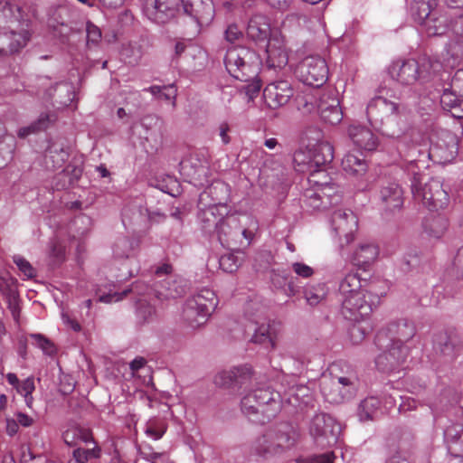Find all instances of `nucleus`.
<instances>
[{"label":"nucleus","instance_id":"nucleus-1","mask_svg":"<svg viewBox=\"0 0 463 463\" xmlns=\"http://www.w3.org/2000/svg\"><path fill=\"white\" fill-rule=\"evenodd\" d=\"M441 69V63L431 57L421 56L418 61L414 59L396 60L388 67V74L392 80L404 85L411 86L417 82L422 84Z\"/></svg>","mask_w":463,"mask_h":463},{"label":"nucleus","instance_id":"nucleus-2","mask_svg":"<svg viewBox=\"0 0 463 463\" xmlns=\"http://www.w3.org/2000/svg\"><path fill=\"white\" fill-rule=\"evenodd\" d=\"M380 90V95L373 98L367 105L366 115L370 124L383 135L389 137H398L402 129L399 127V105L388 100Z\"/></svg>","mask_w":463,"mask_h":463},{"label":"nucleus","instance_id":"nucleus-3","mask_svg":"<svg viewBox=\"0 0 463 463\" xmlns=\"http://www.w3.org/2000/svg\"><path fill=\"white\" fill-rule=\"evenodd\" d=\"M258 227L257 220L251 216L231 214L217 224L216 233L223 247L233 249L241 246L243 240L250 243Z\"/></svg>","mask_w":463,"mask_h":463},{"label":"nucleus","instance_id":"nucleus-4","mask_svg":"<svg viewBox=\"0 0 463 463\" xmlns=\"http://www.w3.org/2000/svg\"><path fill=\"white\" fill-rule=\"evenodd\" d=\"M224 65L234 79L250 81L259 75L261 61L253 50L245 46H234L227 50Z\"/></svg>","mask_w":463,"mask_h":463},{"label":"nucleus","instance_id":"nucleus-5","mask_svg":"<svg viewBox=\"0 0 463 463\" xmlns=\"http://www.w3.org/2000/svg\"><path fill=\"white\" fill-rule=\"evenodd\" d=\"M336 370L338 365L333 364L330 368V379L324 376L320 385L326 402L331 404L348 401L354 394L357 386V376L354 371H348L345 375H338L335 373Z\"/></svg>","mask_w":463,"mask_h":463},{"label":"nucleus","instance_id":"nucleus-6","mask_svg":"<svg viewBox=\"0 0 463 463\" xmlns=\"http://www.w3.org/2000/svg\"><path fill=\"white\" fill-rule=\"evenodd\" d=\"M216 306L215 293L212 289L203 288L186 300L183 318L191 327L197 328L206 323Z\"/></svg>","mask_w":463,"mask_h":463},{"label":"nucleus","instance_id":"nucleus-7","mask_svg":"<svg viewBox=\"0 0 463 463\" xmlns=\"http://www.w3.org/2000/svg\"><path fill=\"white\" fill-rule=\"evenodd\" d=\"M411 191L416 201L421 203L430 211L444 209L449 204V194L444 190L442 183L431 178L423 186L415 176L411 184Z\"/></svg>","mask_w":463,"mask_h":463},{"label":"nucleus","instance_id":"nucleus-8","mask_svg":"<svg viewBox=\"0 0 463 463\" xmlns=\"http://www.w3.org/2000/svg\"><path fill=\"white\" fill-rule=\"evenodd\" d=\"M309 431L317 445L325 449L337 443L341 426L330 415L320 413L312 419Z\"/></svg>","mask_w":463,"mask_h":463},{"label":"nucleus","instance_id":"nucleus-9","mask_svg":"<svg viewBox=\"0 0 463 463\" xmlns=\"http://www.w3.org/2000/svg\"><path fill=\"white\" fill-rule=\"evenodd\" d=\"M328 66L320 56L306 57L297 68V75L303 83L319 88L328 80Z\"/></svg>","mask_w":463,"mask_h":463},{"label":"nucleus","instance_id":"nucleus-10","mask_svg":"<svg viewBox=\"0 0 463 463\" xmlns=\"http://www.w3.org/2000/svg\"><path fill=\"white\" fill-rule=\"evenodd\" d=\"M377 306L365 289L349 295L342 299V315L350 321L367 318Z\"/></svg>","mask_w":463,"mask_h":463},{"label":"nucleus","instance_id":"nucleus-11","mask_svg":"<svg viewBox=\"0 0 463 463\" xmlns=\"http://www.w3.org/2000/svg\"><path fill=\"white\" fill-rule=\"evenodd\" d=\"M184 12L194 22V33L197 34L201 28L212 24L215 16V9L212 0H181Z\"/></svg>","mask_w":463,"mask_h":463},{"label":"nucleus","instance_id":"nucleus-12","mask_svg":"<svg viewBox=\"0 0 463 463\" xmlns=\"http://www.w3.org/2000/svg\"><path fill=\"white\" fill-rule=\"evenodd\" d=\"M253 375L252 367L250 364H242L219 372L213 381L219 387L241 390L251 383Z\"/></svg>","mask_w":463,"mask_h":463},{"label":"nucleus","instance_id":"nucleus-13","mask_svg":"<svg viewBox=\"0 0 463 463\" xmlns=\"http://www.w3.org/2000/svg\"><path fill=\"white\" fill-rule=\"evenodd\" d=\"M409 355V348L405 345L391 344L389 348L375 359V365L381 372L391 373L404 369Z\"/></svg>","mask_w":463,"mask_h":463},{"label":"nucleus","instance_id":"nucleus-14","mask_svg":"<svg viewBox=\"0 0 463 463\" xmlns=\"http://www.w3.org/2000/svg\"><path fill=\"white\" fill-rule=\"evenodd\" d=\"M331 222L342 247L353 241L354 232L357 231L358 221L352 211L341 209L335 211Z\"/></svg>","mask_w":463,"mask_h":463},{"label":"nucleus","instance_id":"nucleus-15","mask_svg":"<svg viewBox=\"0 0 463 463\" xmlns=\"http://www.w3.org/2000/svg\"><path fill=\"white\" fill-rule=\"evenodd\" d=\"M458 138L450 131H442L430 148V156L441 164L452 162L458 155Z\"/></svg>","mask_w":463,"mask_h":463},{"label":"nucleus","instance_id":"nucleus-16","mask_svg":"<svg viewBox=\"0 0 463 463\" xmlns=\"http://www.w3.org/2000/svg\"><path fill=\"white\" fill-rule=\"evenodd\" d=\"M293 96L294 89L288 80L273 81L263 90L264 102L272 109L285 106Z\"/></svg>","mask_w":463,"mask_h":463},{"label":"nucleus","instance_id":"nucleus-17","mask_svg":"<svg viewBox=\"0 0 463 463\" xmlns=\"http://www.w3.org/2000/svg\"><path fill=\"white\" fill-rule=\"evenodd\" d=\"M416 334L414 324L406 319H400L391 322L386 328V336H388L392 344L404 345L411 340ZM384 332H379L375 337L376 345H381Z\"/></svg>","mask_w":463,"mask_h":463},{"label":"nucleus","instance_id":"nucleus-18","mask_svg":"<svg viewBox=\"0 0 463 463\" xmlns=\"http://www.w3.org/2000/svg\"><path fill=\"white\" fill-rule=\"evenodd\" d=\"M320 117L331 125H336L343 119V111L335 91L330 90L323 93L317 105Z\"/></svg>","mask_w":463,"mask_h":463},{"label":"nucleus","instance_id":"nucleus-19","mask_svg":"<svg viewBox=\"0 0 463 463\" xmlns=\"http://www.w3.org/2000/svg\"><path fill=\"white\" fill-rule=\"evenodd\" d=\"M378 198L383 210L394 212L403 204V190L395 182H385L380 187Z\"/></svg>","mask_w":463,"mask_h":463},{"label":"nucleus","instance_id":"nucleus-20","mask_svg":"<svg viewBox=\"0 0 463 463\" xmlns=\"http://www.w3.org/2000/svg\"><path fill=\"white\" fill-rule=\"evenodd\" d=\"M257 311L260 312L257 316V319H254L252 315H250V319L259 325L255 329L251 341L256 344L267 345V346H269L271 349H275L277 345V331L273 325L264 322L265 317L262 310L258 308Z\"/></svg>","mask_w":463,"mask_h":463},{"label":"nucleus","instance_id":"nucleus-21","mask_svg":"<svg viewBox=\"0 0 463 463\" xmlns=\"http://www.w3.org/2000/svg\"><path fill=\"white\" fill-rule=\"evenodd\" d=\"M379 247L373 242H363L357 245L351 254V262L363 270H367L377 260Z\"/></svg>","mask_w":463,"mask_h":463},{"label":"nucleus","instance_id":"nucleus-22","mask_svg":"<svg viewBox=\"0 0 463 463\" xmlns=\"http://www.w3.org/2000/svg\"><path fill=\"white\" fill-rule=\"evenodd\" d=\"M321 133L317 132L316 142H308L309 156L313 160L314 168L325 167L334 158L333 146L326 141H321Z\"/></svg>","mask_w":463,"mask_h":463},{"label":"nucleus","instance_id":"nucleus-23","mask_svg":"<svg viewBox=\"0 0 463 463\" xmlns=\"http://www.w3.org/2000/svg\"><path fill=\"white\" fill-rule=\"evenodd\" d=\"M267 65L273 69H281L288 64V55L282 39L273 37L266 46Z\"/></svg>","mask_w":463,"mask_h":463},{"label":"nucleus","instance_id":"nucleus-24","mask_svg":"<svg viewBox=\"0 0 463 463\" xmlns=\"http://www.w3.org/2000/svg\"><path fill=\"white\" fill-rule=\"evenodd\" d=\"M270 431L274 435L277 453L293 447L298 438L296 429L288 423L280 424L276 429L270 430Z\"/></svg>","mask_w":463,"mask_h":463},{"label":"nucleus","instance_id":"nucleus-25","mask_svg":"<svg viewBox=\"0 0 463 463\" xmlns=\"http://www.w3.org/2000/svg\"><path fill=\"white\" fill-rule=\"evenodd\" d=\"M247 34L255 42L269 41L270 24L269 18L263 14H254L249 21Z\"/></svg>","mask_w":463,"mask_h":463},{"label":"nucleus","instance_id":"nucleus-26","mask_svg":"<svg viewBox=\"0 0 463 463\" xmlns=\"http://www.w3.org/2000/svg\"><path fill=\"white\" fill-rule=\"evenodd\" d=\"M280 401V394L269 387L257 388L243 396L241 405H270Z\"/></svg>","mask_w":463,"mask_h":463},{"label":"nucleus","instance_id":"nucleus-27","mask_svg":"<svg viewBox=\"0 0 463 463\" xmlns=\"http://www.w3.org/2000/svg\"><path fill=\"white\" fill-rule=\"evenodd\" d=\"M349 136L356 146L365 151H373L378 146L377 138L367 128L352 126L349 128Z\"/></svg>","mask_w":463,"mask_h":463},{"label":"nucleus","instance_id":"nucleus-28","mask_svg":"<svg viewBox=\"0 0 463 463\" xmlns=\"http://www.w3.org/2000/svg\"><path fill=\"white\" fill-rule=\"evenodd\" d=\"M230 197V187L222 182H215L212 184L207 190L200 194L199 204L203 205V202L211 198L212 204L227 205Z\"/></svg>","mask_w":463,"mask_h":463},{"label":"nucleus","instance_id":"nucleus-29","mask_svg":"<svg viewBox=\"0 0 463 463\" xmlns=\"http://www.w3.org/2000/svg\"><path fill=\"white\" fill-rule=\"evenodd\" d=\"M449 227L448 219L440 214H430L424 218L422 222L423 232L430 238L439 239L447 232Z\"/></svg>","mask_w":463,"mask_h":463},{"label":"nucleus","instance_id":"nucleus-30","mask_svg":"<svg viewBox=\"0 0 463 463\" xmlns=\"http://www.w3.org/2000/svg\"><path fill=\"white\" fill-rule=\"evenodd\" d=\"M442 109L455 118H463V97L458 96L454 90H444L440 96Z\"/></svg>","mask_w":463,"mask_h":463},{"label":"nucleus","instance_id":"nucleus-31","mask_svg":"<svg viewBox=\"0 0 463 463\" xmlns=\"http://www.w3.org/2000/svg\"><path fill=\"white\" fill-rule=\"evenodd\" d=\"M5 378L7 383L16 390L17 393L24 398L26 405H31L33 402L32 393L35 390L34 379L28 377L20 382L17 375L14 373H8Z\"/></svg>","mask_w":463,"mask_h":463},{"label":"nucleus","instance_id":"nucleus-32","mask_svg":"<svg viewBox=\"0 0 463 463\" xmlns=\"http://www.w3.org/2000/svg\"><path fill=\"white\" fill-rule=\"evenodd\" d=\"M20 8L11 3L0 0V31L7 32L12 25L19 22Z\"/></svg>","mask_w":463,"mask_h":463},{"label":"nucleus","instance_id":"nucleus-33","mask_svg":"<svg viewBox=\"0 0 463 463\" xmlns=\"http://www.w3.org/2000/svg\"><path fill=\"white\" fill-rule=\"evenodd\" d=\"M445 439L449 451L455 457L463 454V428L461 425H452L445 430Z\"/></svg>","mask_w":463,"mask_h":463},{"label":"nucleus","instance_id":"nucleus-34","mask_svg":"<svg viewBox=\"0 0 463 463\" xmlns=\"http://www.w3.org/2000/svg\"><path fill=\"white\" fill-rule=\"evenodd\" d=\"M308 182L310 184L317 187V190L320 191L325 196H331L330 193L326 190H334V182L329 176L325 167L314 168L309 172Z\"/></svg>","mask_w":463,"mask_h":463},{"label":"nucleus","instance_id":"nucleus-35","mask_svg":"<svg viewBox=\"0 0 463 463\" xmlns=\"http://www.w3.org/2000/svg\"><path fill=\"white\" fill-rule=\"evenodd\" d=\"M451 27V21L445 14L433 13V16L425 22V30L428 35L437 36L445 34Z\"/></svg>","mask_w":463,"mask_h":463},{"label":"nucleus","instance_id":"nucleus-36","mask_svg":"<svg viewBox=\"0 0 463 463\" xmlns=\"http://www.w3.org/2000/svg\"><path fill=\"white\" fill-rule=\"evenodd\" d=\"M363 289L364 285H362V279L360 278L359 274L354 271L346 273L339 283V293L342 297V299Z\"/></svg>","mask_w":463,"mask_h":463},{"label":"nucleus","instance_id":"nucleus-37","mask_svg":"<svg viewBox=\"0 0 463 463\" xmlns=\"http://www.w3.org/2000/svg\"><path fill=\"white\" fill-rule=\"evenodd\" d=\"M201 213L200 218L202 222L204 223L205 228H211L212 226H215L217 229V224L221 222L216 221V217H214L213 214V211H217V214L219 215H227L229 213L228 205H215L210 203L207 205L204 202L203 204H199Z\"/></svg>","mask_w":463,"mask_h":463},{"label":"nucleus","instance_id":"nucleus-38","mask_svg":"<svg viewBox=\"0 0 463 463\" xmlns=\"http://www.w3.org/2000/svg\"><path fill=\"white\" fill-rule=\"evenodd\" d=\"M343 170L351 175H360L366 172V161L354 153H347L342 159Z\"/></svg>","mask_w":463,"mask_h":463},{"label":"nucleus","instance_id":"nucleus-39","mask_svg":"<svg viewBox=\"0 0 463 463\" xmlns=\"http://www.w3.org/2000/svg\"><path fill=\"white\" fill-rule=\"evenodd\" d=\"M364 288L376 306L379 305L381 298L385 296L389 289L387 280L380 278H373L369 282L364 285Z\"/></svg>","mask_w":463,"mask_h":463},{"label":"nucleus","instance_id":"nucleus-40","mask_svg":"<svg viewBox=\"0 0 463 463\" xmlns=\"http://www.w3.org/2000/svg\"><path fill=\"white\" fill-rule=\"evenodd\" d=\"M68 156L69 154L66 150L52 144L46 150L44 162L47 167L56 169L62 166Z\"/></svg>","mask_w":463,"mask_h":463},{"label":"nucleus","instance_id":"nucleus-41","mask_svg":"<svg viewBox=\"0 0 463 463\" xmlns=\"http://www.w3.org/2000/svg\"><path fill=\"white\" fill-rule=\"evenodd\" d=\"M270 407H241L242 413L255 424H264L270 420L274 411Z\"/></svg>","mask_w":463,"mask_h":463},{"label":"nucleus","instance_id":"nucleus-42","mask_svg":"<svg viewBox=\"0 0 463 463\" xmlns=\"http://www.w3.org/2000/svg\"><path fill=\"white\" fill-rule=\"evenodd\" d=\"M82 169L74 165H68L61 173H60L56 179L59 180L55 183L57 190L65 189L74 182L78 181L81 176Z\"/></svg>","mask_w":463,"mask_h":463},{"label":"nucleus","instance_id":"nucleus-43","mask_svg":"<svg viewBox=\"0 0 463 463\" xmlns=\"http://www.w3.org/2000/svg\"><path fill=\"white\" fill-rule=\"evenodd\" d=\"M252 450L258 455L276 454L274 435L269 430L264 435L256 439L252 444Z\"/></svg>","mask_w":463,"mask_h":463},{"label":"nucleus","instance_id":"nucleus-44","mask_svg":"<svg viewBox=\"0 0 463 463\" xmlns=\"http://www.w3.org/2000/svg\"><path fill=\"white\" fill-rule=\"evenodd\" d=\"M164 291L158 292V298H176L183 296L186 290V283L181 278H174L170 281L166 282Z\"/></svg>","mask_w":463,"mask_h":463},{"label":"nucleus","instance_id":"nucleus-45","mask_svg":"<svg viewBox=\"0 0 463 463\" xmlns=\"http://www.w3.org/2000/svg\"><path fill=\"white\" fill-rule=\"evenodd\" d=\"M167 430V424L162 418L155 417L149 419L146 424L145 432L154 439H161Z\"/></svg>","mask_w":463,"mask_h":463},{"label":"nucleus","instance_id":"nucleus-46","mask_svg":"<svg viewBox=\"0 0 463 463\" xmlns=\"http://www.w3.org/2000/svg\"><path fill=\"white\" fill-rule=\"evenodd\" d=\"M354 323L349 328V336L354 344L361 343L365 335L371 331V325L364 320L354 321Z\"/></svg>","mask_w":463,"mask_h":463},{"label":"nucleus","instance_id":"nucleus-47","mask_svg":"<svg viewBox=\"0 0 463 463\" xmlns=\"http://www.w3.org/2000/svg\"><path fill=\"white\" fill-rule=\"evenodd\" d=\"M293 160L298 171L310 172L314 169L313 160L309 156L307 145L305 149H299L295 152Z\"/></svg>","mask_w":463,"mask_h":463},{"label":"nucleus","instance_id":"nucleus-48","mask_svg":"<svg viewBox=\"0 0 463 463\" xmlns=\"http://www.w3.org/2000/svg\"><path fill=\"white\" fill-rule=\"evenodd\" d=\"M15 148V139L13 136L5 134L4 129L3 136L0 137V156L3 157L4 161L10 160L13 156V153ZM6 162L0 164V167L5 165Z\"/></svg>","mask_w":463,"mask_h":463},{"label":"nucleus","instance_id":"nucleus-49","mask_svg":"<svg viewBox=\"0 0 463 463\" xmlns=\"http://www.w3.org/2000/svg\"><path fill=\"white\" fill-rule=\"evenodd\" d=\"M434 4L430 1L420 0L417 3L415 11V19L425 26V22L429 21L433 16V13H437L434 9Z\"/></svg>","mask_w":463,"mask_h":463},{"label":"nucleus","instance_id":"nucleus-50","mask_svg":"<svg viewBox=\"0 0 463 463\" xmlns=\"http://www.w3.org/2000/svg\"><path fill=\"white\" fill-rule=\"evenodd\" d=\"M146 10L151 19L156 23H165V17L167 16V14H165L167 10V6L165 3L158 0H153L150 4L146 3Z\"/></svg>","mask_w":463,"mask_h":463},{"label":"nucleus","instance_id":"nucleus-51","mask_svg":"<svg viewBox=\"0 0 463 463\" xmlns=\"http://www.w3.org/2000/svg\"><path fill=\"white\" fill-rule=\"evenodd\" d=\"M120 54L125 62L136 64L142 57L141 46L137 43H130L122 47Z\"/></svg>","mask_w":463,"mask_h":463},{"label":"nucleus","instance_id":"nucleus-52","mask_svg":"<svg viewBox=\"0 0 463 463\" xmlns=\"http://www.w3.org/2000/svg\"><path fill=\"white\" fill-rule=\"evenodd\" d=\"M50 122V116L48 114H42L36 122L28 127L20 128L18 131V136L24 138L37 131L44 130L48 128Z\"/></svg>","mask_w":463,"mask_h":463},{"label":"nucleus","instance_id":"nucleus-53","mask_svg":"<svg viewBox=\"0 0 463 463\" xmlns=\"http://www.w3.org/2000/svg\"><path fill=\"white\" fill-rule=\"evenodd\" d=\"M101 449L99 446L92 449L79 448L73 451V458L75 463H88L90 459L99 458Z\"/></svg>","mask_w":463,"mask_h":463},{"label":"nucleus","instance_id":"nucleus-54","mask_svg":"<svg viewBox=\"0 0 463 463\" xmlns=\"http://www.w3.org/2000/svg\"><path fill=\"white\" fill-rule=\"evenodd\" d=\"M139 240L121 238L115 244L114 252L118 257H128L130 252L139 246Z\"/></svg>","mask_w":463,"mask_h":463},{"label":"nucleus","instance_id":"nucleus-55","mask_svg":"<svg viewBox=\"0 0 463 463\" xmlns=\"http://www.w3.org/2000/svg\"><path fill=\"white\" fill-rule=\"evenodd\" d=\"M11 40L9 43V52H14L24 47L30 40V33L28 31L23 30L20 33H15L12 28L10 29Z\"/></svg>","mask_w":463,"mask_h":463},{"label":"nucleus","instance_id":"nucleus-56","mask_svg":"<svg viewBox=\"0 0 463 463\" xmlns=\"http://www.w3.org/2000/svg\"><path fill=\"white\" fill-rule=\"evenodd\" d=\"M326 295V286L324 284H317L306 290L305 296L307 303L310 306H316L322 301Z\"/></svg>","mask_w":463,"mask_h":463},{"label":"nucleus","instance_id":"nucleus-57","mask_svg":"<svg viewBox=\"0 0 463 463\" xmlns=\"http://www.w3.org/2000/svg\"><path fill=\"white\" fill-rule=\"evenodd\" d=\"M219 264L223 271L232 273L238 269L241 261L234 253H227L220 258Z\"/></svg>","mask_w":463,"mask_h":463},{"label":"nucleus","instance_id":"nucleus-58","mask_svg":"<svg viewBox=\"0 0 463 463\" xmlns=\"http://www.w3.org/2000/svg\"><path fill=\"white\" fill-rule=\"evenodd\" d=\"M31 338L33 340V344L42 349L45 354L53 355L56 354V346L49 338L41 334L31 335Z\"/></svg>","mask_w":463,"mask_h":463},{"label":"nucleus","instance_id":"nucleus-59","mask_svg":"<svg viewBox=\"0 0 463 463\" xmlns=\"http://www.w3.org/2000/svg\"><path fill=\"white\" fill-rule=\"evenodd\" d=\"M87 33V45L90 47L91 44L97 45L101 39V31L91 22L86 24Z\"/></svg>","mask_w":463,"mask_h":463},{"label":"nucleus","instance_id":"nucleus-60","mask_svg":"<svg viewBox=\"0 0 463 463\" xmlns=\"http://www.w3.org/2000/svg\"><path fill=\"white\" fill-rule=\"evenodd\" d=\"M324 196L318 190L309 192L306 194L307 204L313 209H320L327 207V203L324 202Z\"/></svg>","mask_w":463,"mask_h":463},{"label":"nucleus","instance_id":"nucleus-61","mask_svg":"<svg viewBox=\"0 0 463 463\" xmlns=\"http://www.w3.org/2000/svg\"><path fill=\"white\" fill-rule=\"evenodd\" d=\"M139 288V284H136L134 285L130 289L128 290H124L123 292L121 293H109V294H106V295H102L99 297V301L100 302H103V303H111L113 301H119L121 300L128 292H136V293H139L138 292V288Z\"/></svg>","mask_w":463,"mask_h":463},{"label":"nucleus","instance_id":"nucleus-62","mask_svg":"<svg viewBox=\"0 0 463 463\" xmlns=\"http://www.w3.org/2000/svg\"><path fill=\"white\" fill-rule=\"evenodd\" d=\"M377 402L384 405H396L397 403L398 405H403L408 401H404V398L400 395L399 391L392 390V393L383 396Z\"/></svg>","mask_w":463,"mask_h":463},{"label":"nucleus","instance_id":"nucleus-63","mask_svg":"<svg viewBox=\"0 0 463 463\" xmlns=\"http://www.w3.org/2000/svg\"><path fill=\"white\" fill-rule=\"evenodd\" d=\"M137 313L143 320H146L155 313V308L146 300L139 299L137 301Z\"/></svg>","mask_w":463,"mask_h":463},{"label":"nucleus","instance_id":"nucleus-64","mask_svg":"<svg viewBox=\"0 0 463 463\" xmlns=\"http://www.w3.org/2000/svg\"><path fill=\"white\" fill-rule=\"evenodd\" d=\"M247 85L244 87L245 92L250 99H253L261 89V81L258 76L250 81H244Z\"/></svg>","mask_w":463,"mask_h":463}]
</instances>
